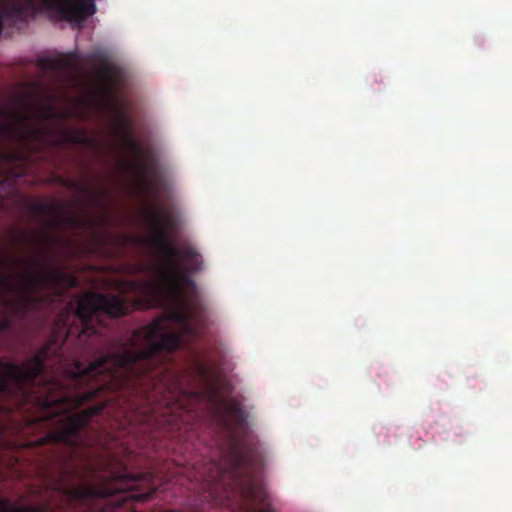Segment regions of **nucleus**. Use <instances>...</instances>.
<instances>
[{
	"label": "nucleus",
	"instance_id": "f257e3e1",
	"mask_svg": "<svg viewBox=\"0 0 512 512\" xmlns=\"http://www.w3.org/2000/svg\"><path fill=\"white\" fill-rule=\"evenodd\" d=\"M146 221L150 230L149 244L161 258L156 269L160 291L167 299L164 319H155L133 331L129 344L120 352L101 354L94 362L84 365L73 358L66 363L65 344L77 340L87 345L98 333L93 324L100 313L123 317L130 309L129 302L115 295L88 292L70 303L58 314L49 340L24 364L0 360V397L16 406L36 400L44 409V417L56 421L38 444L49 443L65 451L64 459L81 457L94 447L98 439L90 438V421L101 415L115 396L72 414L75 408L103 395L117 394L130 409H140L141 403H155L172 398V213L162 205L149 206ZM0 405V414L6 411Z\"/></svg>",
	"mask_w": 512,
	"mask_h": 512
},
{
	"label": "nucleus",
	"instance_id": "f03ea898",
	"mask_svg": "<svg viewBox=\"0 0 512 512\" xmlns=\"http://www.w3.org/2000/svg\"><path fill=\"white\" fill-rule=\"evenodd\" d=\"M222 410L228 416L225 426L230 433V448L220 468L221 481H227L231 492L250 504L262 507L248 512H274L270 495L261 479L263 452L261 443L248 427L244 410L237 399L225 400Z\"/></svg>",
	"mask_w": 512,
	"mask_h": 512
},
{
	"label": "nucleus",
	"instance_id": "7ed1b4c3",
	"mask_svg": "<svg viewBox=\"0 0 512 512\" xmlns=\"http://www.w3.org/2000/svg\"><path fill=\"white\" fill-rule=\"evenodd\" d=\"M5 264L25 263L35 268L23 270L15 277L10 275L0 276V291L9 292L16 296L14 300H6L7 307L15 310V313L24 317L27 312L35 311L42 304L43 299L37 296L39 290L45 288L61 289L74 288L77 279L61 268L49 266L44 257L37 256L27 260L3 258Z\"/></svg>",
	"mask_w": 512,
	"mask_h": 512
},
{
	"label": "nucleus",
	"instance_id": "20e7f679",
	"mask_svg": "<svg viewBox=\"0 0 512 512\" xmlns=\"http://www.w3.org/2000/svg\"><path fill=\"white\" fill-rule=\"evenodd\" d=\"M39 11H46L51 18L82 26L96 12L95 0H18L0 9V35L3 23L17 26L19 22L34 18Z\"/></svg>",
	"mask_w": 512,
	"mask_h": 512
},
{
	"label": "nucleus",
	"instance_id": "39448f33",
	"mask_svg": "<svg viewBox=\"0 0 512 512\" xmlns=\"http://www.w3.org/2000/svg\"><path fill=\"white\" fill-rule=\"evenodd\" d=\"M119 128L124 134L122 145L123 148L130 151L134 156V160L130 162L133 171L142 179L146 190L157 196L159 191L153 181L149 180L148 174L156 170V160L153 151L150 148H144L131 136V126L129 120L125 116L119 117Z\"/></svg>",
	"mask_w": 512,
	"mask_h": 512
},
{
	"label": "nucleus",
	"instance_id": "423d86ee",
	"mask_svg": "<svg viewBox=\"0 0 512 512\" xmlns=\"http://www.w3.org/2000/svg\"><path fill=\"white\" fill-rule=\"evenodd\" d=\"M145 474L130 473L125 468L115 472L112 476L114 486L96 487L89 484H83L71 489V496L78 501H87V499L104 498L116 493L125 491V489H134Z\"/></svg>",
	"mask_w": 512,
	"mask_h": 512
},
{
	"label": "nucleus",
	"instance_id": "0eeeda50",
	"mask_svg": "<svg viewBox=\"0 0 512 512\" xmlns=\"http://www.w3.org/2000/svg\"><path fill=\"white\" fill-rule=\"evenodd\" d=\"M15 124L0 123V140L17 141L28 143L38 140L43 136V130L39 127L29 125L28 116L24 114H14Z\"/></svg>",
	"mask_w": 512,
	"mask_h": 512
},
{
	"label": "nucleus",
	"instance_id": "6e6552de",
	"mask_svg": "<svg viewBox=\"0 0 512 512\" xmlns=\"http://www.w3.org/2000/svg\"><path fill=\"white\" fill-rule=\"evenodd\" d=\"M36 66L43 72L65 73L75 69V59L73 56L44 57L37 60Z\"/></svg>",
	"mask_w": 512,
	"mask_h": 512
},
{
	"label": "nucleus",
	"instance_id": "1a4fd4ad",
	"mask_svg": "<svg viewBox=\"0 0 512 512\" xmlns=\"http://www.w3.org/2000/svg\"><path fill=\"white\" fill-rule=\"evenodd\" d=\"M58 183H60L64 188L83 194L85 196L93 197L96 194L95 187L92 184L72 179H65L63 177H57Z\"/></svg>",
	"mask_w": 512,
	"mask_h": 512
},
{
	"label": "nucleus",
	"instance_id": "9d476101",
	"mask_svg": "<svg viewBox=\"0 0 512 512\" xmlns=\"http://www.w3.org/2000/svg\"><path fill=\"white\" fill-rule=\"evenodd\" d=\"M0 512H46V507L42 505H16L7 498H0Z\"/></svg>",
	"mask_w": 512,
	"mask_h": 512
},
{
	"label": "nucleus",
	"instance_id": "9b49d317",
	"mask_svg": "<svg viewBox=\"0 0 512 512\" xmlns=\"http://www.w3.org/2000/svg\"><path fill=\"white\" fill-rule=\"evenodd\" d=\"M28 210L34 216L54 215L59 212L55 203L45 201H32L28 204Z\"/></svg>",
	"mask_w": 512,
	"mask_h": 512
},
{
	"label": "nucleus",
	"instance_id": "f8f14e48",
	"mask_svg": "<svg viewBox=\"0 0 512 512\" xmlns=\"http://www.w3.org/2000/svg\"><path fill=\"white\" fill-rule=\"evenodd\" d=\"M123 285L127 291L134 293H151L154 290L150 282L142 279L126 280Z\"/></svg>",
	"mask_w": 512,
	"mask_h": 512
},
{
	"label": "nucleus",
	"instance_id": "ddd939ff",
	"mask_svg": "<svg viewBox=\"0 0 512 512\" xmlns=\"http://www.w3.org/2000/svg\"><path fill=\"white\" fill-rule=\"evenodd\" d=\"M97 71L100 78L106 82H112L117 77V70L115 66L105 60L98 64Z\"/></svg>",
	"mask_w": 512,
	"mask_h": 512
},
{
	"label": "nucleus",
	"instance_id": "4468645a",
	"mask_svg": "<svg viewBox=\"0 0 512 512\" xmlns=\"http://www.w3.org/2000/svg\"><path fill=\"white\" fill-rule=\"evenodd\" d=\"M13 327V320L9 317L0 319V333L7 332Z\"/></svg>",
	"mask_w": 512,
	"mask_h": 512
},
{
	"label": "nucleus",
	"instance_id": "2eb2a0df",
	"mask_svg": "<svg viewBox=\"0 0 512 512\" xmlns=\"http://www.w3.org/2000/svg\"><path fill=\"white\" fill-rule=\"evenodd\" d=\"M33 238L27 232L16 233V242L17 243H31Z\"/></svg>",
	"mask_w": 512,
	"mask_h": 512
},
{
	"label": "nucleus",
	"instance_id": "dca6fc26",
	"mask_svg": "<svg viewBox=\"0 0 512 512\" xmlns=\"http://www.w3.org/2000/svg\"><path fill=\"white\" fill-rule=\"evenodd\" d=\"M14 159H17L16 154H12V152H6V151H3L2 149H0V161L14 160Z\"/></svg>",
	"mask_w": 512,
	"mask_h": 512
},
{
	"label": "nucleus",
	"instance_id": "f3484780",
	"mask_svg": "<svg viewBox=\"0 0 512 512\" xmlns=\"http://www.w3.org/2000/svg\"><path fill=\"white\" fill-rule=\"evenodd\" d=\"M152 494H153V492L141 493V494L134 495L133 497L135 499H137L138 501H145V499L150 498Z\"/></svg>",
	"mask_w": 512,
	"mask_h": 512
},
{
	"label": "nucleus",
	"instance_id": "a211bd4d",
	"mask_svg": "<svg viewBox=\"0 0 512 512\" xmlns=\"http://www.w3.org/2000/svg\"><path fill=\"white\" fill-rule=\"evenodd\" d=\"M85 138L82 136H75V135H69L68 141L74 142V143H81L84 142Z\"/></svg>",
	"mask_w": 512,
	"mask_h": 512
},
{
	"label": "nucleus",
	"instance_id": "6ab92c4d",
	"mask_svg": "<svg viewBox=\"0 0 512 512\" xmlns=\"http://www.w3.org/2000/svg\"><path fill=\"white\" fill-rule=\"evenodd\" d=\"M170 512H173V511H170Z\"/></svg>",
	"mask_w": 512,
	"mask_h": 512
}]
</instances>
